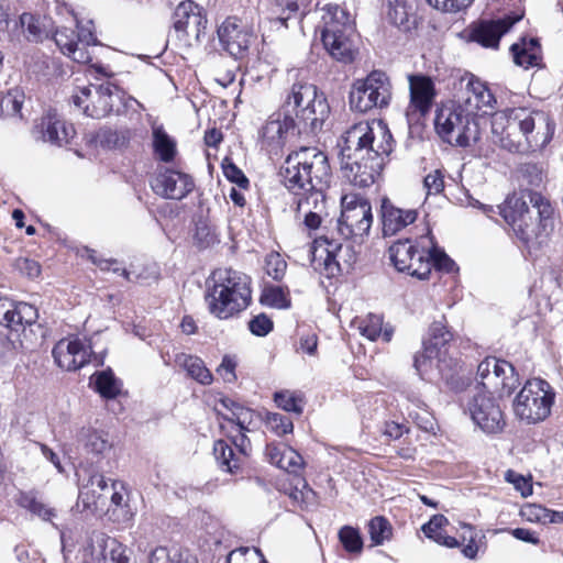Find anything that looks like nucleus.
I'll use <instances>...</instances> for the list:
<instances>
[{
  "label": "nucleus",
  "mask_w": 563,
  "mask_h": 563,
  "mask_svg": "<svg viewBox=\"0 0 563 563\" xmlns=\"http://www.w3.org/2000/svg\"><path fill=\"white\" fill-rule=\"evenodd\" d=\"M490 126L494 143L510 153L519 154L543 148L554 133V123L548 114L525 108L493 113Z\"/></svg>",
  "instance_id": "nucleus-1"
},
{
  "label": "nucleus",
  "mask_w": 563,
  "mask_h": 563,
  "mask_svg": "<svg viewBox=\"0 0 563 563\" xmlns=\"http://www.w3.org/2000/svg\"><path fill=\"white\" fill-rule=\"evenodd\" d=\"M282 177L286 188L294 194L324 188L331 178L328 156L314 146L300 147L287 156Z\"/></svg>",
  "instance_id": "nucleus-5"
},
{
  "label": "nucleus",
  "mask_w": 563,
  "mask_h": 563,
  "mask_svg": "<svg viewBox=\"0 0 563 563\" xmlns=\"http://www.w3.org/2000/svg\"><path fill=\"white\" fill-rule=\"evenodd\" d=\"M238 366V361L235 356L224 355L220 365L216 369L217 374L222 377V379L227 383H233L236 380L235 369Z\"/></svg>",
  "instance_id": "nucleus-59"
},
{
  "label": "nucleus",
  "mask_w": 563,
  "mask_h": 563,
  "mask_svg": "<svg viewBox=\"0 0 563 563\" xmlns=\"http://www.w3.org/2000/svg\"><path fill=\"white\" fill-rule=\"evenodd\" d=\"M296 121L285 109L274 112L261 130L262 146L277 155L285 146L288 133L295 129Z\"/></svg>",
  "instance_id": "nucleus-18"
},
{
  "label": "nucleus",
  "mask_w": 563,
  "mask_h": 563,
  "mask_svg": "<svg viewBox=\"0 0 563 563\" xmlns=\"http://www.w3.org/2000/svg\"><path fill=\"white\" fill-rule=\"evenodd\" d=\"M291 108L299 124L305 131L317 133L329 118L330 107L327 98L318 88L305 79H296L283 104V109Z\"/></svg>",
  "instance_id": "nucleus-7"
},
{
  "label": "nucleus",
  "mask_w": 563,
  "mask_h": 563,
  "mask_svg": "<svg viewBox=\"0 0 563 563\" xmlns=\"http://www.w3.org/2000/svg\"><path fill=\"white\" fill-rule=\"evenodd\" d=\"M341 217L338 220L339 233L344 239L367 235L373 223L371 203L356 195H345L341 199Z\"/></svg>",
  "instance_id": "nucleus-13"
},
{
  "label": "nucleus",
  "mask_w": 563,
  "mask_h": 563,
  "mask_svg": "<svg viewBox=\"0 0 563 563\" xmlns=\"http://www.w3.org/2000/svg\"><path fill=\"white\" fill-rule=\"evenodd\" d=\"M24 99L25 96L21 90H10L1 99L0 112L11 118L23 119L22 107L24 103Z\"/></svg>",
  "instance_id": "nucleus-43"
},
{
  "label": "nucleus",
  "mask_w": 563,
  "mask_h": 563,
  "mask_svg": "<svg viewBox=\"0 0 563 563\" xmlns=\"http://www.w3.org/2000/svg\"><path fill=\"white\" fill-rule=\"evenodd\" d=\"M55 363L65 371H77L89 362L90 347L79 339H62L53 349Z\"/></svg>",
  "instance_id": "nucleus-25"
},
{
  "label": "nucleus",
  "mask_w": 563,
  "mask_h": 563,
  "mask_svg": "<svg viewBox=\"0 0 563 563\" xmlns=\"http://www.w3.org/2000/svg\"><path fill=\"white\" fill-rule=\"evenodd\" d=\"M367 528L373 545H380L391 538L393 528L385 517H374L369 520Z\"/></svg>",
  "instance_id": "nucleus-44"
},
{
  "label": "nucleus",
  "mask_w": 563,
  "mask_h": 563,
  "mask_svg": "<svg viewBox=\"0 0 563 563\" xmlns=\"http://www.w3.org/2000/svg\"><path fill=\"white\" fill-rule=\"evenodd\" d=\"M221 405L230 410L231 415H224L223 419L235 424V431H250L249 424L252 420V411L235 401L225 398L221 400Z\"/></svg>",
  "instance_id": "nucleus-39"
},
{
  "label": "nucleus",
  "mask_w": 563,
  "mask_h": 563,
  "mask_svg": "<svg viewBox=\"0 0 563 563\" xmlns=\"http://www.w3.org/2000/svg\"><path fill=\"white\" fill-rule=\"evenodd\" d=\"M90 24L91 22H88L86 25L77 23L76 30L63 26L57 29L54 34V41L62 53L76 63L88 64L91 62L88 47L95 45L97 38Z\"/></svg>",
  "instance_id": "nucleus-14"
},
{
  "label": "nucleus",
  "mask_w": 563,
  "mask_h": 563,
  "mask_svg": "<svg viewBox=\"0 0 563 563\" xmlns=\"http://www.w3.org/2000/svg\"><path fill=\"white\" fill-rule=\"evenodd\" d=\"M16 503L44 521H52L56 516L55 509L38 500L33 493H20Z\"/></svg>",
  "instance_id": "nucleus-42"
},
{
  "label": "nucleus",
  "mask_w": 563,
  "mask_h": 563,
  "mask_svg": "<svg viewBox=\"0 0 563 563\" xmlns=\"http://www.w3.org/2000/svg\"><path fill=\"white\" fill-rule=\"evenodd\" d=\"M196 244L200 249H207L219 242L216 229L206 221H198L195 232Z\"/></svg>",
  "instance_id": "nucleus-50"
},
{
  "label": "nucleus",
  "mask_w": 563,
  "mask_h": 563,
  "mask_svg": "<svg viewBox=\"0 0 563 563\" xmlns=\"http://www.w3.org/2000/svg\"><path fill=\"white\" fill-rule=\"evenodd\" d=\"M386 155H372L371 157L341 159L343 177L353 186L366 188L372 186L379 176Z\"/></svg>",
  "instance_id": "nucleus-19"
},
{
  "label": "nucleus",
  "mask_w": 563,
  "mask_h": 563,
  "mask_svg": "<svg viewBox=\"0 0 563 563\" xmlns=\"http://www.w3.org/2000/svg\"><path fill=\"white\" fill-rule=\"evenodd\" d=\"M347 31H322V42L329 54L336 60L349 63L353 60V44Z\"/></svg>",
  "instance_id": "nucleus-30"
},
{
  "label": "nucleus",
  "mask_w": 563,
  "mask_h": 563,
  "mask_svg": "<svg viewBox=\"0 0 563 563\" xmlns=\"http://www.w3.org/2000/svg\"><path fill=\"white\" fill-rule=\"evenodd\" d=\"M37 319V310L26 302L0 300V324L18 332L25 324H32Z\"/></svg>",
  "instance_id": "nucleus-27"
},
{
  "label": "nucleus",
  "mask_w": 563,
  "mask_h": 563,
  "mask_svg": "<svg viewBox=\"0 0 563 563\" xmlns=\"http://www.w3.org/2000/svg\"><path fill=\"white\" fill-rule=\"evenodd\" d=\"M222 47L234 58H243L253 42L252 32L233 19H227L218 30Z\"/></svg>",
  "instance_id": "nucleus-24"
},
{
  "label": "nucleus",
  "mask_w": 563,
  "mask_h": 563,
  "mask_svg": "<svg viewBox=\"0 0 563 563\" xmlns=\"http://www.w3.org/2000/svg\"><path fill=\"white\" fill-rule=\"evenodd\" d=\"M223 174L228 180L235 184L240 189L249 188V179L244 173L233 163L223 164Z\"/></svg>",
  "instance_id": "nucleus-60"
},
{
  "label": "nucleus",
  "mask_w": 563,
  "mask_h": 563,
  "mask_svg": "<svg viewBox=\"0 0 563 563\" xmlns=\"http://www.w3.org/2000/svg\"><path fill=\"white\" fill-rule=\"evenodd\" d=\"M313 254V261L319 256L323 260L324 269L328 274L333 275L335 271H340V260L344 257V254L351 252L350 246H343L333 241H329L327 238L316 239L313 244L310 246Z\"/></svg>",
  "instance_id": "nucleus-29"
},
{
  "label": "nucleus",
  "mask_w": 563,
  "mask_h": 563,
  "mask_svg": "<svg viewBox=\"0 0 563 563\" xmlns=\"http://www.w3.org/2000/svg\"><path fill=\"white\" fill-rule=\"evenodd\" d=\"M427 196L439 195L444 189L443 175L440 170H433L423 179Z\"/></svg>",
  "instance_id": "nucleus-62"
},
{
  "label": "nucleus",
  "mask_w": 563,
  "mask_h": 563,
  "mask_svg": "<svg viewBox=\"0 0 563 563\" xmlns=\"http://www.w3.org/2000/svg\"><path fill=\"white\" fill-rule=\"evenodd\" d=\"M505 479L512 484L516 490L520 492L522 497H528L532 495V484L529 478H526L523 475L508 470L505 474Z\"/></svg>",
  "instance_id": "nucleus-58"
},
{
  "label": "nucleus",
  "mask_w": 563,
  "mask_h": 563,
  "mask_svg": "<svg viewBox=\"0 0 563 563\" xmlns=\"http://www.w3.org/2000/svg\"><path fill=\"white\" fill-rule=\"evenodd\" d=\"M339 540L349 553L360 554L363 550V539L358 529L344 526L339 531Z\"/></svg>",
  "instance_id": "nucleus-47"
},
{
  "label": "nucleus",
  "mask_w": 563,
  "mask_h": 563,
  "mask_svg": "<svg viewBox=\"0 0 563 563\" xmlns=\"http://www.w3.org/2000/svg\"><path fill=\"white\" fill-rule=\"evenodd\" d=\"M514 372L512 365L507 361L486 357L477 367V376L481 379L483 391L499 396L509 395L516 380Z\"/></svg>",
  "instance_id": "nucleus-15"
},
{
  "label": "nucleus",
  "mask_w": 563,
  "mask_h": 563,
  "mask_svg": "<svg viewBox=\"0 0 563 563\" xmlns=\"http://www.w3.org/2000/svg\"><path fill=\"white\" fill-rule=\"evenodd\" d=\"M213 455L222 471L235 474L240 470L242 460L227 441L217 440L214 442Z\"/></svg>",
  "instance_id": "nucleus-34"
},
{
  "label": "nucleus",
  "mask_w": 563,
  "mask_h": 563,
  "mask_svg": "<svg viewBox=\"0 0 563 563\" xmlns=\"http://www.w3.org/2000/svg\"><path fill=\"white\" fill-rule=\"evenodd\" d=\"M357 329L363 336L375 341L382 334L383 319L380 316L371 313L358 321Z\"/></svg>",
  "instance_id": "nucleus-49"
},
{
  "label": "nucleus",
  "mask_w": 563,
  "mask_h": 563,
  "mask_svg": "<svg viewBox=\"0 0 563 563\" xmlns=\"http://www.w3.org/2000/svg\"><path fill=\"white\" fill-rule=\"evenodd\" d=\"M112 494H111V509L112 516L115 517V520H129L132 518V511L128 505V494L126 489L121 482H112L111 484Z\"/></svg>",
  "instance_id": "nucleus-37"
},
{
  "label": "nucleus",
  "mask_w": 563,
  "mask_h": 563,
  "mask_svg": "<svg viewBox=\"0 0 563 563\" xmlns=\"http://www.w3.org/2000/svg\"><path fill=\"white\" fill-rule=\"evenodd\" d=\"M555 393L544 379L532 378L526 382L514 400V412L527 423H539L551 415Z\"/></svg>",
  "instance_id": "nucleus-9"
},
{
  "label": "nucleus",
  "mask_w": 563,
  "mask_h": 563,
  "mask_svg": "<svg viewBox=\"0 0 563 563\" xmlns=\"http://www.w3.org/2000/svg\"><path fill=\"white\" fill-rule=\"evenodd\" d=\"M408 84L409 103L406 108V117L411 124L431 111L438 92L432 78L422 74L408 75Z\"/></svg>",
  "instance_id": "nucleus-17"
},
{
  "label": "nucleus",
  "mask_w": 563,
  "mask_h": 563,
  "mask_svg": "<svg viewBox=\"0 0 563 563\" xmlns=\"http://www.w3.org/2000/svg\"><path fill=\"white\" fill-rule=\"evenodd\" d=\"M391 96L389 77L382 70H373L365 78L353 82L350 91V107L361 113L383 109L389 106Z\"/></svg>",
  "instance_id": "nucleus-11"
},
{
  "label": "nucleus",
  "mask_w": 563,
  "mask_h": 563,
  "mask_svg": "<svg viewBox=\"0 0 563 563\" xmlns=\"http://www.w3.org/2000/svg\"><path fill=\"white\" fill-rule=\"evenodd\" d=\"M19 25L24 37L29 42H40L44 36V29L40 20L31 13H23L19 19Z\"/></svg>",
  "instance_id": "nucleus-48"
},
{
  "label": "nucleus",
  "mask_w": 563,
  "mask_h": 563,
  "mask_svg": "<svg viewBox=\"0 0 563 563\" xmlns=\"http://www.w3.org/2000/svg\"><path fill=\"white\" fill-rule=\"evenodd\" d=\"M380 216L384 235L391 236L413 223L417 219V211L397 208L387 197H384L380 203Z\"/></svg>",
  "instance_id": "nucleus-28"
},
{
  "label": "nucleus",
  "mask_w": 563,
  "mask_h": 563,
  "mask_svg": "<svg viewBox=\"0 0 563 563\" xmlns=\"http://www.w3.org/2000/svg\"><path fill=\"white\" fill-rule=\"evenodd\" d=\"M323 10L324 29L322 31H330V29H333V31H353V19L344 8L329 3Z\"/></svg>",
  "instance_id": "nucleus-32"
},
{
  "label": "nucleus",
  "mask_w": 563,
  "mask_h": 563,
  "mask_svg": "<svg viewBox=\"0 0 563 563\" xmlns=\"http://www.w3.org/2000/svg\"><path fill=\"white\" fill-rule=\"evenodd\" d=\"M289 497L301 509H308L317 504V494L309 487L303 478H299L297 484L289 493Z\"/></svg>",
  "instance_id": "nucleus-46"
},
{
  "label": "nucleus",
  "mask_w": 563,
  "mask_h": 563,
  "mask_svg": "<svg viewBox=\"0 0 563 563\" xmlns=\"http://www.w3.org/2000/svg\"><path fill=\"white\" fill-rule=\"evenodd\" d=\"M393 136L387 124L380 120L362 121L352 125L342 136L341 159L389 155Z\"/></svg>",
  "instance_id": "nucleus-6"
},
{
  "label": "nucleus",
  "mask_w": 563,
  "mask_h": 563,
  "mask_svg": "<svg viewBox=\"0 0 563 563\" xmlns=\"http://www.w3.org/2000/svg\"><path fill=\"white\" fill-rule=\"evenodd\" d=\"M263 301L277 309H287L290 307L288 292L278 286L267 287L263 294Z\"/></svg>",
  "instance_id": "nucleus-51"
},
{
  "label": "nucleus",
  "mask_w": 563,
  "mask_h": 563,
  "mask_svg": "<svg viewBox=\"0 0 563 563\" xmlns=\"http://www.w3.org/2000/svg\"><path fill=\"white\" fill-rule=\"evenodd\" d=\"M520 19V15H506L500 19L479 20L470 25L468 37L484 47L497 48L501 36Z\"/></svg>",
  "instance_id": "nucleus-22"
},
{
  "label": "nucleus",
  "mask_w": 563,
  "mask_h": 563,
  "mask_svg": "<svg viewBox=\"0 0 563 563\" xmlns=\"http://www.w3.org/2000/svg\"><path fill=\"white\" fill-rule=\"evenodd\" d=\"M175 361L198 383L202 385H210L212 383L213 376L201 358L181 353L176 356Z\"/></svg>",
  "instance_id": "nucleus-33"
},
{
  "label": "nucleus",
  "mask_w": 563,
  "mask_h": 563,
  "mask_svg": "<svg viewBox=\"0 0 563 563\" xmlns=\"http://www.w3.org/2000/svg\"><path fill=\"white\" fill-rule=\"evenodd\" d=\"M250 331L257 336H265L273 330V321L264 313L255 316L249 322Z\"/></svg>",
  "instance_id": "nucleus-61"
},
{
  "label": "nucleus",
  "mask_w": 563,
  "mask_h": 563,
  "mask_svg": "<svg viewBox=\"0 0 563 563\" xmlns=\"http://www.w3.org/2000/svg\"><path fill=\"white\" fill-rule=\"evenodd\" d=\"M151 187L163 198L180 200L192 190L194 181L187 174L165 169L152 179Z\"/></svg>",
  "instance_id": "nucleus-23"
},
{
  "label": "nucleus",
  "mask_w": 563,
  "mask_h": 563,
  "mask_svg": "<svg viewBox=\"0 0 563 563\" xmlns=\"http://www.w3.org/2000/svg\"><path fill=\"white\" fill-rule=\"evenodd\" d=\"M153 147L158 158L165 163L172 162L176 155L175 141L161 125L153 128Z\"/></svg>",
  "instance_id": "nucleus-35"
},
{
  "label": "nucleus",
  "mask_w": 563,
  "mask_h": 563,
  "mask_svg": "<svg viewBox=\"0 0 563 563\" xmlns=\"http://www.w3.org/2000/svg\"><path fill=\"white\" fill-rule=\"evenodd\" d=\"M433 8L444 12H457L467 8L473 0H427Z\"/></svg>",
  "instance_id": "nucleus-63"
},
{
  "label": "nucleus",
  "mask_w": 563,
  "mask_h": 563,
  "mask_svg": "<svg viewBox=\"0 0 563 563\" xmlns=\"http://www.w3.org/2000/svg\"><path fill=\"white\" fill-rule=\"evenodd\" d=\"M452 334L442 322H433L430 327V340L424 345L422 353L415 356L413 366L418 374L423 377L433 368L438 369L441 375H445L451 369V363L446 360V345L451 341Z\"/></svg>",
  "instance_id": "nucleus-12"
},
{
  "label": "nucleus",
  "mask_w": 563,
  "mask_h": 563,
  "mask_svg": "<svg viewBox=\"0 0 563 563\" xmlns=\"http://www.w3.org/2000/svg\"><path fill=\"white\" fill-rule=\"evenodd\" d=\"M173 25L179 37L199 41L207 26V18L201 7L191 0H185L174 11Z\"/></svg>",
  "instance_id": "nucleus-20"
},
{
  "label": "nucleus",
  "mask_w": 563,
  "mask_h": 563,
  "mask_svg": "<svg viewBox=\"0 0 563 563\" xmlns=\"http://www.w3.org/2000/svg\"><path fill=\"white\" fill-rule=\"evenodd\" d=\"M75 135L71 124L62 120L54 111H48L32 129V136L35 141L63 146L69 143Z\"/></svg>",
  "instance_id": "nucleus-21"
},
{
  "label": "nucleus",
  "mask_w": 563,
  "mask_h": 563,
  "mask_svg": "<svg viewBox=\"0 0 563 563\" xmlns=\"http://www.w3.org/2000/svg\"><path fill=\"white\" fill-rule=\"evenodd\" d=\"M108 489L109 485L104 476L102 474H93L90 476L88 484L80 489L79 497L86 507H97L102 493Z\"/></svg>",
  "instance_id": "nucleus-38"
},
{
  "label": "nucleus",
  "mask_w": 563,
  "mask_h": 563,
  "mask_svg": "<svg viewBox=\"0 0 563 563\" xmlns=\"http://www.w3.org/2000/svg\"><path fill=\"white\" fill-rule=\"evenodd\" d=\"M276 405L285 411L301 413V399L288 390L278 391L274 396Z\"/></svg>",
  "instance_id": "nucleus-53"
},
{
  "label": "nucleus",
  "mask_w": 563,
  "mask_h": 563,
  "mask_svg": "<svg viewBox=\"0 0 563 563\" xmlns=\"http://www.w3.org/2000/svg\"><path fill=\"white\" fill-rule=\"evenodd\" d=\"M434 125L440 137L453 146L467 147L479 137L475 118L457 102L442 104Z\"/></svg>",
  "instance_id": "nucleus-8"
},
{
  "label": "nucleus",
  "mask_w": 563,
  "mask_h": 563,
  "mask_svg": "<svg viewBox=\"0 0 563 563\" xmlns=\"http://www.w3.org/2000/svg\"><path fill=\"white\" fill-rule=\"evenodd\" d=\"M213 285L209 287L205 300L209 312L225 320L240 313L251 302V278L239 271L227 268L213 273Z\"/></svg>",
  "instance_id": "nucleus-4"
},
{
  "label": "nucleus",
  "mask_w": 563,
  "mask_h": 563,
  "mask_svg": "<svg viewBox=\"0 0 563 563\" xmlns=\"http://www.w3.org/2000/svg\"><path fill=\"white\" fill-rule=\"evenodd\" d=\"M523 519L530 522L548 523L549 509L537 504L526 505L521 509Z\"/></svg>",
  "instance_id": "nucleus-56"
},
{
  "label": "nucleus",
  "mask_w": 563,
  "mask_h": 563,
  "mask_svg": "<svg viewBox=\"0 0 563 563\" xmlns=\"http://www.w3.org/2000/svg\"><path fill=\"white\" fill-rule=\"evenodd\" d=\"M388 253L397 271L418 279H427L432 268L444 273L455 269L453 260L437 246L430 233L415 242L408 239L399 240L390 245Z\"/></svg>",
  "instance_id": "nucleus-3"
},
{
  "label": "nucleus",
  "mask_w": 563,
  "mask_h": 563,
  "mask_svg": "<svg viewBox=\"0 0 563 563\" xmlns=\"http://www.w3.org/2000/svg\"><path fill=\"white\" fill-rule=\"evenodd\" d=\"M448 523V519L443 515L433 516L429 522L422 526L423 533L434 541L435 534H441L443 530V526Z\"/></svg>",
  "instance_id": "nucleus-64"
},
{
  "label": "nucleus",
  "mask_w": 563,
  "mask_h": 563,
  "mask_svg": "<svg viewBox=\"0 0 563 563\" xmlns=\"http://www.w3.org/2000/svg\"><path fill=\"white\" fill-rule=\"evenodd\" d=\"M323 189L324 188L302 190L300 194H295L299 197L297 200L296 209L301 210L302 205H307V210L328 216L327 201Z\"/></svg>",
  "instance_id": "nucleus-41"
},
{
  "label": "nucleus",
  "mask_w": 563,
  "mask_h": 563,
  "mask_svg": "<svg viewBox=\"0 0 563 563\" xmlns=\"http://www.w3.org/2000/svg\"><path fill=\"white\" fill-rule=\"evenodd\" d=\"M516 65L529 69L539 66L542 60L541 46L537 38H521L520 42L511 45L510 48Z\"/></svg>",
  "instance_id": "nucleus-31"
},
{
  "label": "nucleus",
  "mask_w": 563,
  "mask_h": 563,
  "mask_svg": "<svg viewBox=\"0 0 563 563\" xmlns=\"http://www.w3.org/2000/svg\"><path fill=\"white\" fill-rule=\"evenodd\" d=\"M287 264L279 254H269L265 261V271L275 280L283 278Z\"/></svg>",
  "instance_id": "nucleus-57"
},
{
  "label": "nucleus",
  "mask_w": 563,
  "mask_h": 563,
  "mask_svg": "<svg viewBox=\"0 0 563 563\" xmlns=\"http://www.w3.org/2000/svg\"><path fill=\"white\" fill-rule=\"evenodd\" d=\"M496 98L478 78L471 76L465 87V97L463 102H459L474 118L477 113L486 114L495 108Z\"/></svg>",
  "instance_id": "nucleus-26"
},
{
  "label": "nucleus",
  "mask_w": 563,
  "mask_h": 563,
  "mask_svg": "<svg viewBox=\"0 0 563 563\" xmlns=\"http://www.w3.org/2000/svg\"><path fill=\"white\" fill-rule=\"evenodd\" d=\"M74 104L92 119H101L112 112L119 113L124 102V92L110 81L82 87L73 96Z\"/></svg>",
  "instance_id": "nucleus-10"
},
{
  "label": "nucleus",
  "mask_w": 563,
  "mask_h": 563,
  "mask_svg": "<svg viewBox=\"0 0 563 563\" xmlns=\"http://www.w3.org/2000/svg\"><path fill=\"white\" fill-rule=\"evenodd\" d=\"M529 207L523 195L512 194L498 207L500 216L512 229L517 239L531 253L544 245L554 230V210L538 192H528Z\"/></svg>",
  "instance_id": "nucleus-2"
},
{
  "label": "nucleus",
  "mask_w": 563,
  "mask_h": 563,
  "mask_svg": "<svg viewBox=\"0 0 563 563\" xmlns=\"http://www.w3.org/2000/svg\"><path fill=\"white\" fill-rule=\"evenodd\" d=\"M79 440L84 442L87 452L92 454H104L112 448L108 434L97 430L81 429Z\"/></svg>",
  "instance_id": "nucleus-40"
},
{
  "label": "nucleus",
  "mask_w": 563,
  "mask_h": 563,
  "mask_svg": "<svg viewBox=\"0 0 563 563\" xmlns=\"http://www.w3.org/2000/svg\"><path fill=\"white\" fill-rule=\"evenodd\" d=\"M467 410L474 423L487 434L501 432L506 424L504 413L493 394L477 391L468 401Z\"/></svg>",
  "instance_id": "nucleus-16"
},
{
  "label": "nucleus",
  "mask_w": 563,
  "mask_h": 563,
  "mask_svg": "<svg viewBox=\"0 0 563 563\" xmlns=\"http://www.w3.org/2000/svg\"><path fill=\"white\" fill-rule=\"evenodd\" d=\"M296 216L298 219L302 218V224L309 233L321 228L322 223L328 217L325 214H320L307 210V205H302L301 210L296 209Z\"/></svg>",
  "instance_id": "nucleus-54"
},
{
  "label": "nucleus",
  "mask_w": 563,
  "mask_h": 563,
  "mask_svg": "<svg viewBox=\"0 0 563 563\" xmlns=\"http://www.w3.org/2000/svg\"><path fill=\"white\" fill-rule=\"evenodd\" d=\"M303 466L302 456L289 446H284L283 457L278 465L279 468L288 473L297 474Z\"/></svg>",
  "instance_id": "nucleus-52"
},
{
  "label": "nucleus",
  "mask_w": 563,
  "mask_h": 563,
  "mask_svg": "<svg viewBox=\"0 0 563 563\" xmlns=\"http://www.w3.org/2000/svg\"><path fill=\"white\" fill-rule=\"evenodd\" d=\"M95 386L96 390L104 398H114L120 393V386L111 371H102L96 373Z\"/></svg>",
  "instance_id": "nucleus-45"
},
{
  "label": "nucleus",
  "mask_w": 563,
  "mask_h": 563,
  "mask_svg": "<svg viewBox=\"0 0 563 563\" xmlns=\"http://www.w3.org/2000/svg\"><path fill=\"white\" fill-rule=\"evenodd\" d=\"M412 7L408 0H386V19L398 27L408 29V22L412 14Z\"/></svg>",
  "instance_id": "nucleus-36"
},
{
  "label": "nucleus",
  "mask_w": 563,
  "mask_h": 563,
  "mask_svg": "<svg viewBox=\"0 0 563 563\" xmlns=\"http://www.w3.org/2000/svg\"><path fill=\"white\" fill-rule=\"evenodd\" d=\"M267 427L275 433L282 435L292 432V421L282 413H268L266 418Z\"/></svg>",
  "instance_id": "nucleus-55"
}]
</instances>
